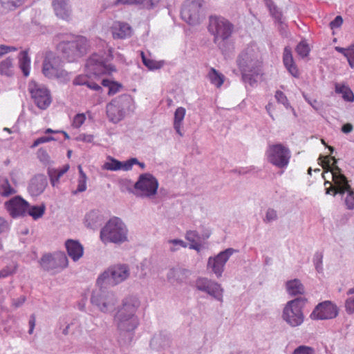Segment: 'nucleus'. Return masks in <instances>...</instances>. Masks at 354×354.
<instances>
[{"mask_svg":"<svg viewBox=\"0 0 354 354\" xmlns=\"http://www.w3.org/2000/svg\"><path fill=\"white\" fill-rule=\"evenodd\" d=\"M68 258L64 252L53 255L45 254L40 261L41 268L46 271H58L68 266Z\"/></svg>","mask_w":354,"mask_h":354,"instance_id":"obj_16","label":"nucleus"},{"mask_svg":"<svg viewBox=\"0 0 354 354\" xmlns=\"http://www.w3.org/2000/svg\"><path fill=\"white\" fill-rule=\"evenodd\" d=\"M133 4L138 5L143 8L152 9L156 3L153 0H133Z\"/></svg>","mask_w":354,"mask_h":354,"instance_id":"obj_50","label":"nucleus"},{"mask_svg":"<svg viewBox=\"0 0 354 354\" xmlns=\"http://www.w3.org/2000/svg\"><path fill=\"white\" fill-rule=\"evenodd\" d=\"M16 192L17 191L11 187L8 178L0 176V196L8 197Z\"/></svg>","mask_w":354,"mask_h":354,"instance_id":"obj_34","label":"nucleus"},{"mask_svg":"<svg viewBox=\"0 0 354 354\" xmlns=\"http://www.w3.org/2000/svg\"><path fill=\"white\" fill-rule=\"evenodd\" d=\"M185 115V109L183 107H178L176 109L174 113V128L176 131L182 136L183 134L180 131V126L181 122L183 120Z\"/></svg>","mask_w":354,"mask_h":354,"instance_id":"obj_37","label":"nucleus"},{"mask_svg":"<svg viewBox=\"0 0 354 354\" xmlns=\"http://www.w3.org/2000/svg\"><path fill=\"white\" fill-rule=\"evenodd\" d=\"M111 101L114 102L120 109L123 111L124 114L131 109L133 102V98L128 94L121 95Z\"/></svg>","mask_w":354,"mask_h":354,"instance_id":"obj_29","label":"nucleus"},{"mask_svg":"<svg viewBox=\"0 0 354 354\" xmlns=\"http://www.w3.org/2000/svg\"><path fill=\"white\" fill-rule=\"evenodd\" d=\"M78 141L91 143L93 140V136L91 134L81 133L77 138Z\"/></svg>","mask_w":354,"mask_h":354,"instance_id":"obj_63","label":"nucleus"},{"mask_svg":"<svg viewBox=\"0 0 354 354\" xmlns=\"http://www.w3.org/2000/svg\"><path fill=\"white\" fill-rule=\"evenodd\" d=\"M283 63L287 71L294 77H299V73L295 64L292 50L290 46H286L283 53Z\"/></svg>","mask_w":354,"mask_h":354,"instance_id":"obj_22","label":"nucleus"},{"mask_svg":"<svg viewBox=\"0 0 354 354\" xmlns=\"http://www.w3.org/2000/svg\"><path fill=\"white\" fill-rule=\"evenodd\" d=\"M71 73H69L66 70L59 68L57 73L55 75L54 79H57L62 83H67L71 80Z\"/></svg>","mask_w":354,"mask_h":354,"instance_id":"obj_46","label":"nucleus"},{"mask_svg":"<svg viewBox=\"0 0 354 354\" xmlns=\"http://www.w3.org/2000/svg\"><path fill=\"white\" fill-rule=\"evenodd\" d=\"M13 59L6 58L0 63V73L3 75L11 76L12 75Z\"/></svg>","mask_w":354,"mask_h":354,"instance_id":"obj_39","label":"nucleus"},{"mask_svg":"<svg viewBox=\"0 0 354 354\" xmlns=\"http://www.w3.org/2000/svg\"><path fill=\"white\" fill-rule=\"evenodd\" d=\"M141 58L143 64L149 68V70L154 71L158 70L163 67L165 65V61H156L151 59H149L146 57L143 52H141Z\"/></svg>","mask_w":354,"mask_h":354,"instance_id":"obj_36","label":"nucleus"},{"mask_svg":"<svg viewBox=\"0 0 354 354\" xmlns=\"http://www.w3.org/2000/svg\"><path fill=\"white\" fill-rule=\"evenodd\" d=\"M101 84L104 87L109 88L108 94L109 95H113L116 94L122 88V85L120 84L111 81L108 79H103L101 82Z\"/></svg>","mask_w":354,"mask_h":354,"instance_id":"obj_40","label":"nucleus"},{"mask_svg":"<svg viewBox=\"0 0 354 354\" xmlns=\"http://www.w3.org/2000/svg\"><path fill=\"white\" fill-rule=\"evenodd\" d=\"M295 50L301 57H306L310 51V48L304 40L301 41L296 46Z\"/></svg>","mask_w":354,"mask_h":354,"instance_id":"obj_44","label":"nucleus"},{"mask_svg":"<svg viewBox=\"0 0 354 354\" xmlns=\"http://www.w3.org/2000/svg\"><path fill=\"white\" fill-rule=\"evenodd\" d=\"M110 59L111 56L103 52L92 54L86 62L87 73L95 77L104 74H110L115 71L114 66L109 63Z\"/></svg>","mask_w":354,"mask_h":354,"instance_id":"obj_8","label":"nucleus"},{"mask_svg":"<svg viewBox=\"0 0 354 354\" xmlns=\"http://www.w3.org/2000/svg\"><path fill=\"white\" fill-rule=\"evenodd\" d=\"M306 302V299L302 297L288 301L283 310V319L292 327L300 326L304 320L302 309Z\"/></svg>","mask_w":354,"mask_h":354,"instance_id":"obj_6","label":"nucleus"},{"mask_svg":"<svg viewBox=\"0 0 354 354\" xmlns=\"http://www.w3.org/2000/svg\"><path fill=\"white\" fill-rule=\"evenodd\" d=\"M266 153L268 162L279 168L286 167L291 156L289 149L282 144L270 145Z\"/></svg>","mask_w":354,"mask_h":354,"instance_id":"obj_12","label":"nucleus"},{"mask_svg":"<svg viewBox=\"0 0 354 354\" xmlns=\"http://www.w3.org/2000/svg\"><path fill=\"white\" fill-rule=\"evenodd\" d=\"M158 185V180L152 174L145 173L139 176L133 188L128 190L136 197L150 198L156 194Z\"/></svg>","mask_w":354,"mask_h":354,"instance_id":"obj_7","label":"nucleus"},{"mask_svg":"<svg viewBox=\"0 0 354 354\" xmlns=\"http://www.w3.org/2000/svg\"><path fill=\"white\" fill-rule=\"evenodd\" d=\"M78 170L80 173V177L78 179V184L77 189L73 192L76 194L79 192H84L86 189V176L83 171L82 168L80 165L78 166Z\"/></svg>","mask_w":354,"mask_h":354,"instance_id":"obj_41","label":"nucleus"},{"mask_svg":"<svg viewBox=\"0 0 354 354\" xmlns=\"http://www.w3.org/2000/svg\"><path fill=\"white\" fill-rule=\"evenodd\" d=\"M88 41L81 35H73L70 40H64L57 45V50L64 59L74 62L83 57L88 50Z\"/></svg>","mask_w":354,"mask_h":354,"instance_id":"obj_4","label":"nucleus"},{"mask_svg":"<svg viewBox=\"0 0 354 354\" xmlns=\"http://www.w3.org/2000/svg\"><path fill=\"white\" fill-rule=\"evenodd\" d=\"M335 92L342 95V97L345 101L352 102L354 101V94L351 89L345 86L339 84H335Z\"/></svg>","mask_w":354,"mask_h":354,"instance_id":"obj_38","label":"nucleus"},{"mask_svg":"<svg viewBox=\"0 0 354 354\" xmlns=\"http://www.w3.org/2000/svg\"><path fill=\"white\" fill-rule=\"evenodd\" d=\"M207 77L211 84L217 88L221 87L225 80V76L214 68H210Z\"/></svg>","mask_w":354,"mask_h":354,"instance_id":"obj_35","label":"nucleus"},{"mask_svg":"<svg viewBox=\"0 0 354 354\" xmlns=\"http://www.w3.org/2000/svg\"><path fill=\"white\" fill-rule=\"evenodd\" d=\"M68 255L74 261H78L84 254L83 245L77 240L68 239L65 242Z\"/></svg>","mask_w":354,"mask_h":354,"instance_id":"obj_24","label":"nucleus"},{"mask_svg":"<svg viewBox=\"0 0 354 354\" xmlns=\"http://www.w3.org/2000/svg\"><path fill=\"white\" fill-rule=\"evenodd\" d=\"M168 243L172 245L169 249L171 252H176L178 249V246L182 248H187V244L185 242L178 239H170L168 241Z\"/></svg>","mask_w":354,"mask_h":354,"instance_id":"obj_51","label":"nucleus"},{"mask_svg":"<svg viewBox=\"0 0 354 354\" xmlns=\"http://www.w3.org/2000/svg\"><path fill=\"white\" fill-rule=\"evenodd\" d=\"M100 239L104 243H121L127 240V229L125 224L118 217L111 218L102 228Z\"/></svg>","mask_w":354,"mask_h":354,"instance_id":"obj_5","label":"nucleus"},{"mask_svg":"<svg viewBox=\"0 0 354 354\" xmlns=\"http://www.w3.org/2000/svg\"><path fill=\"white\" fill-rule=\"evenodd\" d=\"M343 23V19L341 16H337L333 21H331L329 24L330 28L331 29H335L339 28Z\"/></svg>","mask_w":354,"mask_h":354,"instance_id":"obj_60","label":"nucleus"},{"mask_svg":"<svg viewBox=\"0 0 354 354\" xmlns=\"http://www.w3.org/2000/svg\"><path fill=\"white\" fill-rule=\"evenodd\" d=\"M5 207L12 218L24 216L28 209V203L21 196H15L5 203Z\"/></svg>","mask_w":354,"mask_h":354,"instance_id":"obj_19","label":"nucleus"},{"mask_svg":"<svg viewBox=\"0 0 354 354\" xmlns=\"http://www.w3.org/2000/svg\"><path fill=\"white\" fill-rule=\"evenodd\" d=\"M73 84L75 86H86L89 89L100 93L102 92V86L93 81L88 75H79L73 80Z\"/></svg>","mask_w":354,"mask_h":354,"instance_id":"obj_25","label":"nucleus"},{"mask_svg":"<svg viewBox=\"0 0 354 354\" xmlns=\"http://www.w3.org/2000/svg\"><path fill=\"white\" fill-rule=\"evenodd\" d=\"M319 158H323L322 166L326 172H330L332 180H333V174L336 171L335 168L339 167L337 165V160L334 156H321Z\"/></svg>","mask_w":354,"mask_h":354,"instance_id":"obj_33","label":"nucleus"},{"mask_svg":"<svg viewBox=\"0 0 354 354\" xmlns=\"http://www.w3.org/2000/svg\"><path fill=\"white\" fill-rule=\"evenodd\" d=\"M322 259H323V254L321 252H317L313 257V263L315 267L316 270L321 273L323 271V266H322Z\"/></svg>","mask_w":354,"mask_h":354,"instance_id":"obj_49","label":"nucleus"},{"mask_svg":"<svg viewBox=\"0 0 354 354\" xmlns=\"http://www.w3.org/2000/svg\"><path fill=\"white\" fill-rule=\"evenodd\" d=\"M52 6L57 17L66 21L70 19L71 9L69 0H52Z\"/></svg>","mask_w":354,"mask_h":354,"instance_id":"obj_20","label":"nucleus"},{"mask_svg":"<svg viewBox=\"0 0 354 354\" xmlns=\"http://www.w3.org/2000/svg\"><path fill=\"white\" fill-rule=\"evenodd\" d=\"M185 239L191 243H195L200 239V236L196 230H189L186 232Z\"/></svg>","mask_w":354,"mask_h":354,"instance_id":"obj_55","label":"nucleus"},{"mask_svg":"<svg viewBox=\"0 0 354 354\" xmlns=\"http://www.w3.org/2000/svg\"><path fill=\"white\" fill-rule=\"evenodd\" d=\"M112 35L114 39H125L131 35V27L127 23L115 22L112 26Z\"/></svg>","mask_w":354,"mask_h":354,"instance_id":"obj_26","label":"nucleus"},{"mask_svg":"<svg viewBox=\"0 0 354 354\" xmlns=\"http://www.w3.org/2000/svg\"><path fill=\"white\" fill-rule=\"evenodd\" d=\"M195 283L198 290L207 293L218 301H223L224 290L220 283L206 277L198 278Z\"/></svg>","mask_w":354,"mask_h":354,"instance_id":"obj_17","label":"nucleus"},{"mask_svg":"<svg viewBox=\"0 0 354 354\" xmlns=\"http://www.w3.org/2000/svg\"><path fill=\"white\" fill-rule=\"evenodd\" d=\"M121 161H119L115 158H111L110 162H107L104 164V169L110 171H118L120 170Z\"/></svg>","mask_w":354,"mask_h":354,"instance_id":"obj_48","label":"nucleus"},{"mask_svg":"<svg viewBox=\"0 0 354 354\" xmlns=\"http://www.w3.org/2000/svg\"><path fill=\"white\" fill-rule=\"evenodd\" d=\"M19 66L24 76L27 77L30 73V58L28 50H22L18 55Z\"/></svg>","mask_w":354,"mask_h":354,"instance_id":"obj_30","label":"nucleus"},{"mask_svg":"<svg viewBox=\"0 0 354 354\" xmlns=\"http://www.w3.org/2000/svg\"><path fill=\"white\" fill-rule=\"evenodd\" d=\"M0 1L2 6L8 10H14L24 3V0H0Z\"/></svg>","mask_w":354,"mask_h":354,"instance_id":"obj_47","label":"nucleus"},{"mask_svg":"<svg viewBox=\"0 0 354 354\" xmlns=\"http://www.w3.org/2000/svg\"><path fill=\"white\" fill-rule=\"evenodd\" d=\"M346 310L349 314L354 313V297L346 299L345 303Z\"/></svg>","mask_w":354,"mask_h":354,"instance_id":"obj_59","label":"nucleus"},{"mask_svg":"<svg viewBox=\"0 0 354 354\" xmlns=\"http://www.w3.org/2000/svg\"><path fill=\"white\" fill-rule=\"evenodd\" d=\"M47 185L46 178L43 174L35 176L28 185V191L33 196H38L41 194Z\"/></svg>","mask_w":354,"mask_h":354,"instance_id":"obj_23","label":"nucleus"},{"mask_svg":"<svg viewBox=\"0 0 354 354\" xmlns=\"http://www.w3.org/2000/svg\"><path fill=\"white\" fill-rule=\"evenodd\" d=\"M286 288L288 294L292 296L303 295L304 293V286L301 281L297 279L287 281Z\"/></svg>","mask_w":354,"mask_h":354,"instance_id":"obj_31","label":"nucleus"},{"mask_svg":"<svg viewBox=\"0 0 354 354\" xmlns=\"http://www.w3.org/2000/svg\"><path fill=\"white\" fill-rule=\"evenodd\" d=\"M100 288L93 291L91 302L104 313H111L115 308L118 299L115 295L104 288V285H98Z\"/></svg>","mask_w":354,"mask_h":354,"instance_id":"obj_9","label":"nucleus"},{"mask_svg":"<svg viewBox=\"0 0 354 354\" xmlns=\"http://www.w3.org/2000/svg\"><path fill=\"white\" fill-rule=\"evenodd\" d=\"M106 115L109 120L113 123H118L125 116L123 111L120 109L112 101L106 105Z\"/></svg>","mask_w":354,"mask_h":354,"instance_id":"obj_27","label":"nucleus"},{"mask_svg":"<svg viewBox=\"0 0 354 354\" xmlns=\"http://www.w3.org/2000/svg\"><path fill=\"white\" fill-rule=\"evenodd\" d=\"M45 212V206L44 205H35L30 207L28 205V209L27 211L26 214L31 216L35 220H37L41 218Z\"/></svg>","mask_w":354,"mask_h":354,"instance_id":"obj_42","label":"nucleus"},{"mask_svg":"<svg viewBox=\"0 0 354 354\" xmlns=\"http://www.w3.org/2000/svg\"><path fill=\"white\" fill-rule=\"evenodd\" d=\"M140 306V301L135 296L125 297L122 306L114 317V323L119 331V342L122 344H130L133 338L134 330L139 325L136 313Z\"/></svg>","mask_w":354,"mask_h":354,"instance_id":"obj_1","label":"nucleus"},{"mask_svg":"<svg viewBox=\"0 0 354 354\" xmlns=\"http://www.w3.org/2000/svg\"><path fill=\"white\" fill-rule=\"evenodd\" d=\"M275 98L279 103L282 104L286 109H290L294 115H296L295 109L290 106L286 95L281 91H277L275 93Z\"/></svg>","mask_w":354,"mask_h":354,"instance_id":"obj_45","label":"nucleus"},{"mask_svg":"<svg viewBox=\"0 0 354 354\" xmlns=\"http://www.w3.org/2000/svg\"><path fill=\"white\" fill-rule=\"evenodd\" d=\"M235 252L234 249L230 248L220 252L214 257H209L207 265V268L210 269L217 278H220L224 271L225 263Z\"/></svg>","mask_w":354,"mask_h":354,"instance_id":"obj_15","label":"nucleus"},{"mask_svg":"<svg viewBox=\"0 0 354 354\" xmlns=\"http://www.w3.org/2000/svg\"><path fill=\"white\" fill-rule=\"evenodd\" d=\"M233 28L232 24L222 17L211 16L209 18L208 30L214 36V43L223 52L227 50Z\"/></svg>","mask_w":354,"mask_h":354,"instance_id":"obj_3","label":"nucleus"},{"mask_svg":"<svg viewBox=\"0 0 354 354\" xmlns=\"http://www.w3.org/2000/svg\"><path fill=\"white\" fill-rule=\"evenodd\" d=\"M202 3L199 0H187L183 5L181 18L189 25H196L201 20Z\"/></svg>","mask_w":354,"mask_h":354,"instance_id":"obj_13","label":"nucleus"},{"mask_svg":"<svg viewBox=\"0 0 354 354\" xmlns=\"http://www.w3.org/2000/svg\"><path fill=\"white\" fill-rule=\"evenodd\" d=\"M130 274L127 264H118L110 267L101 274L97 279V285H117L126 280Z\"/></svg>","mask_w":354,"mask_h":354,"instance_id":"obj_10","label":"nucleus"},{"mask_svg":"<svg viewBox=\"0 0 354 354\" xmlns=\"http://www.w3.org/2000/svg\"><path fill=\"white\" fill-rule=\"evenodd\" d=\"M322 177L325 180L324 185L326 186V185H329L328 187H326V194H330L331 192L335 193L337 189L335 183L333 181V183H332L329 180H326V177L324 174H322ZM333 195L334 196V194H333Z\"/></svg>","mask_w":354,"mask_h":354,"instance_id":"obj_58","label":"nucleus"},{"mask_svg":"<svg viewBox=\"0 0 354 354\" xmlns=\"http://www.w3.org/2000/svg\"><path fill=\"white\" fill-rule=\"evenodd\" d=\"M266 5L268 7L272 17H274L277 21L282 24V14L274 5V2L271 0H268L266 1Z\"/></svg>","mask_w":354,"mask_h":354,"instance_id":"obj_43","label":"nucleus"},{"mask_svg":"<svg viewBox=\"0 0 354 354\" xmlns=\"http://www.w3.org/2000/svg\"><path fill=\"white\" fill-rule=\"evenodd\" d=\"M136 162H138V159L136 158H131L127 161L121 162L120 170L129 171L132 169L134 163Z\"/></svg>","mask_w":354,"mask_h":354,"instance_id":"obj_53","label":"nucleus"},{"mask_svg":"<svg viewBox=\"0 0 354 354\" xmlns=\"http://www.w3.org/2000/svg\"><path fill=\"white\" fill-rule=\"evenodd\" d=\"M103 222V216L98 210H91L85 216V225L91 229H95Z\"/></svg>","mask_w":354,"mask_h":354,"instance_id":"obj_28","label":"nucleus"},{"mask_svg":"<svg viewBox=\"0 0 354 354\" xmlns=\"http://www.w3.org/2000/svg\"><path fill=\"white\" fill-rule=\"evenodd\" d=\"M292 354H314V349L307 346H299Z\"/></svg>","mask_w":354,"mask_h":354,"instance_id":"obj_54","label":"nucleus"},{"mask_svg":"<svg viewBox=\"0 0 354 354\" xmlns=\"http://www.w3.org/2000/svg\"><path fill=\"white\" fill-rule=\"evenodd\" d=\"M38 157L43 162H48L50 160L48 153L43 149H40L38 151Z\"/></svg>","mask_w":354,"mask_h":354,"instance_id":"obj_64","label":"nucleus"},{"mask_svg":"<svg viewBox=\"0 0 354 354\" xmlns=\"http://www.w3.org/2000/svg\"><path fill=\"white\" fill-rule=\"evenodd\" d=\"M28 89L38 108L45 110L50 106L52 98L49 90L46 86L33 83L29 85Z\"/></svg>","mask_w":354,"mask_h":354,"instance_id":"obj_14","label":"nucleus"},{"mask_svg":"<svg viewBox=\"0 0 354 354\" xmlns=\"http://www.w3.org/2000/svg\"><path fill=\"white\" fill-rule=\"evenodd\" d=\"M9 228L8 222L3 217L0 216V234L8 231Z\"/></svg>","mask_w":354,"mask_h":354,"instance_id":"obj_62","label":"nucleus"},{"mask_svg":"<svg viewBox=\"0 0 354 354\" xmlns=\"http://www.w3.org/2000/svg\"><path fill=\"white\" fill-rule=\"evenodd\" d=\"M277 211L272 208H268L266 213L265 218L263 219L264 222L270 223L277 219Z\"/></svg>","mask_w":354,"mask_h":354,"instance_id":"obj_52","label":"nucleus"},{"mask_svg":"<svg viewBox=\"0 0 354 354\" xmlns=\"http://www.w3.org/2000/svg\"><path fill=\"white\" fill-rule=\"evenodd\" d=\"M85 120H86V117L83 113L77 114L73 118V126L75 128H79L83 124Z\"/></svg>","mask_w":354,"mask_h":354,"instance_id":"obj_56","label":"nucleus"},{"mask_svg":"<svg viewBox=\"0 0 354 354\" xmlns=\"http://www.w3.org/2000/svg\"><path fill=\"white\" fill-rule=\"evenodd\" d=\"M58 59L52 54L45 57L43 62L42 73L48 78L54 79L59 67L58 66Z\"/></svg>","mask_w":354,"mask_h":354,"instance_id":"obj_21","label":"nucleus"},{"mask_svg":"<svg viewBox=\"0 0 354 354\" xmlns=\"http://www.w3.org/2000/svg\"><path fill=\"white\" fill-rule=\"evenodd\" d=\"M302 95L305 100L315 109V110H319L320 109V104L319 102L315 100L310 98L307 94L305 93H302Z\"/></svg>","mask_w":354,"mask_h":354,"instance_id":"obj_57","label":"nucleus"},{"mask_svg":"<svg viewBox=\"0 0 354 354\" xmlns=\"http://www.w3.org/2000/svg\"><path fill=\"white\" fill-rule=\"evenodd\" d=\"M333 174V181L337 186V191L334 193V196L339 194L343 196L346 193L344 199L345 205L348 209H354V190L351 188L348 183V180L344 174H342L339 167H335Z\"/></svg>","mask_w":354,"mask_h":354,"instance_id":"obj_11","label":"nucleus"},{"mask_svg":"<svg viewBox=\"0 0 354 354\" xmlns=\"http://www.w3.org/2000/svg\"><path fill=\"white\" fill-rule=\"evenodd\" d=\"M17 48L14 46H6V45H0V57L3 55L8 53L9 52L16 51Z\"/></svg>","mask_w":354,"mask_h":354,"instance_id":"obj_61","label":"nucleus"},{"mask_svg":"<svg viewBox=\"0 0 354 354\" xmlns=\"http://www.w3.org/2000/svg\"><path fill=\"white\" fill-rule=\"evenodd\" d=\"M337 315V306L330 301H324L315 306L310 317L313 320H325L334 319Z\"/></svg>","mask_w":354,"mask_h":354,"instance_id":"obj_18","label":"nucleus"},{"mask_svg":"<svg viewBox=\"0 0 354 354\" xmlns=\"http://www.w3.org/2000/svg\"><path fill=\"white\" fill-rule=\"evenodd\" d=\"M69 169V165H65L61 169H49L48 174L50 177V183L53 187H55L58 183L59 178L68 171Z\"/></svg>","mask_w":354,"mask_h":354,"instance_id":"obj_32","label":"nucleus"},{"mask_svg":"<svg viewBox=\"0 0 354 354\" xmlns=\"http://www.w3.org/2000/svg\"><path fill=\"white\" fill-rule=\"evenodd\" d=\"M236 62L243 82L254 86L257 82V77L261 74V62L258 59L257 53L251 47L246 48L240 53Z\"/></svg>","mask_w":354,"mask_h":354,"instance_id":"obj_2","label":"nucleus"}]
</instances>
